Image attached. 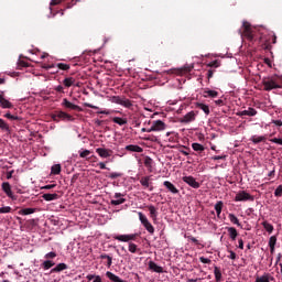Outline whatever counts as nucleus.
Wrapping results in <instances>:
<instances>
[{
	"label": "nucleus",
	"mask_w": 282,
	"mask_h": 282,
	"mask_svg": "<svg viewBox=\"0 0 282 282\" xmlns=\"http://www.w3.org/2000/svg\"><path fill=\"white\" fill-rule=\"evenodd\" d=\"M69 267L65 263H58L56 267H54L53 269H51V274H55L58 272H63V270H67Z\"/></svg>",
	"instance_id": "obj_20"
},
{
	"label": "nucleus",
	"mask_w": 282,
	"mask_h": 282,
	"mask_svg": "<svg viewBox=\"0 0 282 282\" xmlns=\"http://www.w3.org/2000/svg\"><path fill=\"white\" fill-rule=\"evenodd\" d=\"M63 1H65V0H51L50 6L51 7L61 6V3H63Z\"/></svg>",
	"instance_id": "obj_53"
},
{
	"label": "nucleus",
	"mask_w": 282,
	"mask_h": 282,
	"mask_svg": "<svg viewBox=\"0 0 282 282\" xmlns=\"http://www.w3.org/2000/svg\"><path fill=\"white\" fill-rule=\"evenodd\" d=\"M138 237H140V234L119 235L113 236L112 238L117 241H123L124 243H129V241H135Z\"/></svg>",
	"instance_id": "obj_6"
},
{
	"label": "nucleus",
	"mask_w": 282,
	"mask_h": 282,
	"mask_svg": "<svg viewBox=\"0 0 282 282\" xmlns=\"http://www.w3.org/2000/svg\"><path fill=\"white\" fill-rule=\"evenodd\" d=\"M129 252H131L132 254H135V252H138V245L133 243V242H129Z\"/></svg>",
	"instance_id": "obj_43"
},
{
	"label": "nucleus",
	"mask_w": 282,
	"mask_h": 282,
	"mask_svg": "<svg viewBox=\"0 0 282 282\" xmlns=\"http://www.w3.org/2000/svg\"><path fill=\"white\" fill-rule=\"evenodd\" d=\"M76 6V3H74V0H70L69 2L65 3V10H72V7Z\"/></svg>",
	"instance_id": "obj_52"
},
{
	"label": "nucleus",
	"mask_w": 282,
	"mask_h": 282,
	"mask_svg": "<svg viewBox=\"0 0 282 282\" xmlns=\"http://www.w3.org/2000/svg\"><path fill=\"white\" fill-rule=\"evenodd\" d=\"M56 257H57L56 252L51 251L44 256V259H46V261H50L51 259H56Z\"/></svg>",
	"instance_id": "obj_44"
},
{
	"label": "nucleus",
	"mask_w": 282,
	"mask_h": 282,
	"mask_svg": "<svg viewBox=\"0 0 282 282\" xmlns=\"http://www.w3.org/2000/svg\"><path fill=\"white\" fill-rule=\"evenodd\" d=\"M148 270H150V272H156V274L164 273V268L158 265V263L153 261L148 262Z\"/></svg>",
	"instance_id": "obj_14"
},
{
	"label": "nucleus",
	"mask_w": 282,
	"mask_h": 282,
	"mask_svg": "<svg viewBox=\"0 0 282 282\" xmlns=\"http://www.w3.org/2000/svg\"><path fill=\"white\" fill-rule=\"evenodd\" d=\"M0 213L1 214L12 213V207H10V206L1 207Z\"/></svg>",
	"instance_id": "obj_48"
},
{
	"label": "nucleus",
	"mask_w": 282,
	"mask_h": 282,
	"mask_svg": "<svg viewBox=\"0 0 282 282\" xmlns=\"http://www.w3.org/2000/svg\"><path fill=\"white\" fill-rule=\"evenodd\" d=\"M18 67H19V69H21L22 67H29V64H28V62L19 61Z\"/></svg>",
	"instance_id": "obj_54"
},
{
	"label": "nucleus",
	"mask_w": 282,
	"mask_h": 282,
	"mask_svg": "<svg viewBox=\"0 0 282 282\" xmlns=\"http://www.w3.org/2000/svg\"><path fill=\"white\" fill-rule=\"evenodd\" d=\"M262 226H263L264 230H267V232H269V235H272V232H274V226H272V224L268 223V220H264L262 223Z\"/></svg>",
	"instance_id": "obj_31"
},
{
	"label": "nucleus",
	"mask_w": 282,
	"mask_h": 282,
	"mask_svg": "<svg viewBox=\"0 0 282 282\" xmlns=\"http://www.w3.org/2000/svg\"><path fill=\"white\" fill-rule=\"evenodd\" d=\"M0 106L2 109H12V102L10 100L3 98V95H0Z\"/></svg>",
	"instance_id": "obj_22"
},
{
	"label": "nucleus",
	"mask_w": 282,
	"mask_h": 282,
	"mask_svg": "<svg viewBox=\"0 0 282 282\" xmlns=\"http://www.w3.org/2000/svg\"><path fill=\"white\" fill-rule=\"evenodd\" d=\"M121 107H126L127 109H131V107H133V104L131 102V100L123 98L121 101Z\"/></svg>",
	"instance_id": "obj_41"
},
{
	"label": "nucleus",
	"mask_w": 282,
	"mask_h": 282,
	"mask_svg": "<svg viewBox=\"0 0 282 282\" xmlns=\"http://www.w3.org/2000/svg\"><path fill=\"white\" fill-rule=\"evenodd\" d=\"M61 164H55L51 167L52 175H61Z\"/></svg>",
	"instance_id": "obj_36"
},
{
	"label": "nucleus",
	"mask_w": 282,
	"mask_h": 282,
	"mask_svg": "<svg viewBox=\"0 0 282 282\" xmlns=\"http://www.w3.org/2000/svg\"><path fill=\"white\" fill-rule=\"evenodd\" d=\"M106 276L112 282H124V280L120 279V276L113 274L111 271H107Z\"/></svg>",
	"instance_id": "obj_25"
},
{
	"label": "nucleus",
	"mask_w": 282,
	"mask_h": 282,
	"mask_svg": "<svg viewBox=\"0 0 282 282\" xmlns=\"http://www.w3.org/2000/svg\"><path fill=\"white\" fill-rule=\"evenodd\" d=\"M214 74H215V72L212 70V69H209V70L207 72V78H208V80H210V78H213Z\"/></svg>",
	"instance_id": "obj_61"
},
{
	"label": "nucleus",
	"mask_w": 282,
	"mask_h": 282,
	"mask_svg": "<svg viewBox=\"0 0 282 282\" xmlns=\"http://www.w3.org/2000/svg\"><path fill=\"white\" fill-rule=\"evenodd\" d=\"M196 107L197 109H202L206 116H210V107H208V105L196 102Z\"/></svg>",
	"instance_id": "obj_26"
},
{
	"label": "nucleus",
	"mask_w": 282,
	"mask_h": 282,
	"mask_svg": "<svg viewBox=\"0 0 282 282\" xmlns=\"http://www.w3.org/2000/svg\"><path fill=\"white\" fill-rule=\"evenodd\" d=\"M193 151H196L199 155H202L203 151H206V148L202 143H192Z\"/></svg>",
	"instance_id": "obj_29"
},
{
	"label": "nucleus",
	"mask_w": 282,
	"mask_h": 282,
	"mask_svg": "<svg viewBox=\"0 0 282 282\" xmlns=\"http://www.w3.org/2000/svg\"><path fill=\"white\" fill-rule=\"evenodd\" d=\"M270 281H274V276H272V274L270 273H264L261 276H258L256 279V282H270Z\"/></svg>",
	"instance_id": "obj_21"
},
{
	"label": "nucleus",
	"mask_w": 282,
	"mask_h": 282,
	"mask_svg": "<svg viewBox=\"0 0 282 282\" xmlns=\"http://www.w3.org/2000/svg\"><path fill=\"white\" fill-rule=\"evenodd\" d=\"M164 129H166V123H164L162 120H156L152 122L149 131H164Z\"/></svg>",
	"instance_id": "obj_12"
},
{
	"label": "nucleus",
	"mask_w": 282,
	"mask_h": 282,
	"mask_svg": "<svg viewBox=\"0 0 282 282\" xmlns=\"http://www.w3.org/2000/svg\"><path fill=\"white\" fill-rule=\"evenodd\" d=\"M4 118H8V120H19V116L11 115L10 112H7Z\"/></svg>",
	"instance_id": "obj_49"
},
{
	"label": "nucleus",
	"mask_w": 282,
	"mask_h": 282,
	"mask_svg": "<svg viewBox=\"0 0 282 282\" xmlns=\"http://www.w3.org/2000/svg\"><path fill=\"white\" fill-rule=\"evenodd\" d=\"M223 208H224V203L221 200L217 202V204L215 205V210L218 217L219 215H221Z\"/></svg>",
	"instance_id": "obj_40"
},
{
	"label": "nucleus",
	"mask_w": 282,
	"mask_h": 282,
	"mask_svg": "<svg viewBox=\"0 0 282 282\" xmlns=\"http://www.w3.org/2000/svg\"><path fill=\"white\" fill-rule=\"evenodd\" d=\"M36 208H23L19 210V215H34Z\"/></svg>",
	"instance_id": "obj_33"
},
{
	"label": "nucleus",
	"mask_w": 282,
	"mask_h": 282,
	"mask_svg": "<svg viewBox=\"0 0 282 282\" xmlns=\"http://www.w3.org/2000/svg\"><path fill=\"white\" fill-rule=\"evenodd\" d=\"M226 230L228 232V236L231 241H236L237 237H239V232L237 231V228L235 227H226Z\"/></svg>",
	"instance_id": "obj_16"
},
{
	"label": "nucleus",
	"mask_w": 282,
	"mask_h": 282,
	"mask_svg": "<svg viewBox=\"0 0 282 282\" xmlns=\"http://www.w3.org/2000/svg\"><path fill=\"white\" fill-rule=\"evenodd\" d=\"M183 182L191 186L192 188H199L200 184L193 176H183Z\"/></svg>",
	"instance_id": "obj_13"
},
{
	"label": "nucleus",
	"mask_w": 282,
	"mask_h": 282,
	"mask_svg": "<svg viewBox=\"0 0 282 282\" xmlns=\"http://www.w3.org/2000/svg\"><path fill=\"white\" fill-rule=\"evenodd\" d=\"M55 265H56V263H54V261L45 260L44 262H42L41 268L43 270H50V269L54 268Z\"/></svg>",
	"instance_id": "obj_30"
},
{
	"label": "nucleus",
	"mask_w": 282,
	"mask_h": 282,
	"mask_svg": "<svg viewBox=\"0 0 282 282\" xmlns=\"http://www.w3.org/2000/svg\"><path fill=\"white\" fill-rule=\"evenodd\" d=\"M2 191L3 193H6L7 196L10 197V199L17 200V195L12 193V186L10 185V183L8 182L2 183Z\"/></svg>",
	"instance_id": "obj_8"
},
{
	"label": "nucleus",
	"mask_w": 282,
	"mask_h": 282,
	"mask_svg": "<svg viewBox=\"0 0 282 282\" xmlns=\"http://www.w3.org/2000/svg\"><path fill=\"white\" fill-rule=\"evenodd\" d=\"M262 85L264 91H272V89H282V76L274 74L272 76L263 77Z\"/></svg>",
	"instance_id": "obj_2"
},
{
	"label": "nucleus",
	"mask_w": 282,
	"mask_h": 282,
	"mask_svg": "<svg viewBox=\"0 0 282 282\" xmlns=\"http://www.w3.org/2000/svg\"><path fill=\"white\" fill-rule=\"evenodd\" d=\"M270 142H273L274 144H280V147H282V139L273 138L270 139Z\"/></svg>",
	"instance_id": "obj_55"
},
{
	"label": "nucleus",
	"mask_w": 282,
	"mask_h": 282,
	"mask_svg": "<svg viewBox=\"0 0 282 282\" xmlns=\"http://www.w3.org/2000/svg\"><path fill=\"white\" fill-rule=\"evenodd\" d=\"M275 197H282V185H279L274 191Z\"/></svg>",
	"instance_id": "obj_47"
},
{
	"label": "nucleus",
	"mask_w": 282,
	"mask_h": 282,
	"mask_svg": "<svg viewBox=\"0 0 282 282\" xmlns=\"http://www.w3.org/2000/svg\"><path fill=\"white\" fill-rule=\"evenodd\" d=\"M52 120L54 122H61V120H64L66 122H72L74 121V117L65 111L58 110L52 115Z\"/></svg>",
	"instance_id": "obj_3"
},
{
	"label": "nucleus",
	"mask_w": 282,
	"mask_h": 282,
	"mask_svg": "<svg viewBox=\"0 0 282 282\" xmlns=\"http://www.w3.org/2000/svg\"><path fill=\"white\" fill-rule=\"evenodd\" d=\"M235 202H254V196L246 191H240L236 194Z\"/></svg>",
	"instance_id": "obj_5"
},
{
	"label": "nucleus",
	"mask_w": 282,
	"mask_h": 282,
	"mask_svg": "<svg viewBox=\"0 0 282 282\" xmlns=\"http://www.w3.org/2000/svg\"><path fill=\"white\" fill-rule=\"evenodd\" d=\"M219 96V93L216 90H205L204 91V98H217Z\"/></svg>",
	"instance_id": "obj_32"
},
{
	"label": "nucleus",
	"mask_w": 282,
	"mask_h": 282,
	"mask_svg": "<svg viewBox=\"0 0 282 282\" xmlns=\"http://www.w3.org/2000/svg\"><path fill=\"white\" fill-rule=\"evenodd\" d=\"M214 274L216 282H221V269L219 267H214Z\"/></svg>",
	"instance_id": "obj_34"
},
{
	"label": "nucleus",
	"mask_w": 282,
	"mask_h": 282,
	"mask_svg": "<svg viewBox=\"0 0 282 282\" xmlns=\"http://www.w3.org/2000/svg\"><path fill=\"white\" fill-rule=\"evenodd\" d=\"M163 186H165L170 193H173V195H177V193H180V189H177V187H175V185H173V183L170 181H164Z\"/></svg>",
	"instance_id": "obj_17"
},
{
	"label": "nucleus",
	"mask_w": 282,
	"mask_h": 282,
	"mask_svg": "<svg viewBox=\"0 0 282 282\" xmlns=\"http://www.w3.org/2000/svg\"><path fill=\"white\" fill-rule=\"evenodd\" d=\"M113 263V258L107 257V267L111 268V264Z\"/></svg>",
	"instance_id": "obj_60"
},
{
	"label": "nucleus",
	"mask_w": 282,
	"mask_h": 282,
	"mask_svg": "<svg viewBox=\"0 0 282 282\" xmlns=\"http://www.w3.org/2000/svg\"><path fill=\"white\" fill-rule=\"evenodd\" d=\"M148 210L150 213V217H151L152 221L154 224H156L158 223V215H160L158 213V208H155V206H153V205H150V206H148Z\"/></svg>",
	"instance_id": "obj_15"
},
{
	"label": "nucleus",
	"mask_w": 282,
	"mask_h": 282,
	"mask_svg": "<svg viewBox=\"0 0 282 282\" xmlns=\"http://www.w3.org/2000/svg\"><path fill=\"white\" fill-rule=\"evenodd\" d=\"M122 197H124V194L116 193L113 196L115 199L110 200L111 206H120V204H124V202H127V199L122 198Z\"/></svg>",
	"instance_id": "obj_10"
},
{
	"label": "nucleus",
	"mask_w": 282,
	"mask_h": 282,
	"mask_svg": "<svg viewBox=\"0 0 282 282\" xmlns=\"http://www.w3.org/2000/svg\"><path fill=\"white\" fill-rule=\"evenodd\" d=\"M0 129L1 131H10V126L8 124V122H6V120L0 118Z\"/></svg>",
	"instance_id": "obj_39"
},
{
	"label": "nucleus",
	"mask_w": 282,
	"mask_h": 282,
	"mask_svg": "<svg viewBox=\"0 0 282 282\" xmlns=\"http://www.w3.org/2000/svg\"><path fill=\"white\" fill-rule=\"evenodd\" d=\"M96 153L99 155V158H111L113 155V150L111 149H105V148H97Z\"/></svg>",
	"instance_id": "obj_9"
},
{
	"label": "nucleus",
	"mask_w": 282,
	"mask_h": 282,
	"mask_svg": "<svg viewBox=\"0 0 282 282\" xmlns=\"http://www.w3.org/2000/svg\"><path fill=\"white\" fill-rule=\"evenodd\" d=\"M93 282H102V278H100V275H96Z\"/></svg>",
	"instance_id": "obj_64"
},
{
	"label": "nucleus",
	"mask_w": 282,
	"mask_h": 282,
	"mask_svg": "<svg viewBox=\"0 0 282 282\" xmlns=\"http://www.w3.org/2000/svg\"><path fill=\"white\" fill-rule=\"evenodd\" d=\"M144 166L148 167L149 173H153V159L147 156L143 162Z\"/></svg>",
	"instance_id": "obj_27"
},
{
	"label": "nucleus",
	"mask_w": 282,
	"mask_h": 282,
	"mask_svg": "<svg viewBox=\"0 0 282 282\" xmlns=\"http://www.w3.org/2000/svg\"><path fill=\"white\" fill-rule=\"evenodd\" d=\"M200 263H212V260L208 258L200 257L199 258Z\"/></svg>",
	"instance_id": "obj_58"
},
{
	"label": "nucleus",
	"mask_w": 282,
	"mask_h": 282,
	"mask_svg": "<svg viewBox=\"0 0 282 282\" xmlns=\"http://www.w3.org/2000/svg\"><path fill=\"white\" fill-rule=\"evenodd\" d=\"M62 107H65V109H73V111H83V108H80V106L70 102L69 100H67V98L63 99Z\"/></svg>",
	"instance_id": "obj_11"
},
{
	"label": "nucleus",
	"mask_w": 282,
	"mask_h": 282,
	"mask_svg": "<svg viewBox=\"0 0 282 282\" xmlns=\"http://www.w3.org/2000/svg\"><path fill=\"white\" fill-rule=\"evenodd\" d=\"M183 72H184L185 74H188L189 72H193V66H184V67H183Z\"/></svg>",
	"instance_id": "obj_59"
},
{
	"label": "nucleus",
	"mask_w": 282,
	"mask_h": 282,
	"mask_svg": "<svg viewBox=\"0 0 282 282\" xmlns=\"http://www.w3.org/2000/svg\"><path fill=\"white\" fill-rule=\"evenodd\" d=\"M55 67L57 68V69H62L63 72H67V70H69V64H65V63H57L56 65H55Z\"/></svg>",
	"instance_id": "obj_38"
},
{
	"label": "nucleus",
	"mask_w": 282,
	"mask_h": 282,
	"mask_svg": "<svg viewBox=\"0 0 282 282\" xmlns=\"http://www.w3.org/2000/svg\"><path fill=\"white\" fill-rule=\"evenodd\" d=\"M110 180H118V177H122V173L120 172H112L108 175Z\"/></svg>",
	"instance_id": "obj_45"
},
{
	"label": "nucleus",
	"mask_w": 282,
	"mask_h": 282,
	"mask_svg": "<svg viewBox=\"0 0 282 282\" xmlns=\"http://www.w3.org/2000/svg\"><path fill=\"white\" fill-rule=\"evenodd\" d=\"M256 115H257V109L250 108V107L247 110H242V111L237 112V116H240V117H243V116L252 117V116H256Z\"/></svg>",
	"instance_id": "obj_19"
},
{
	"label": "nucleus",
	"mask_w": 282,
	"mask_h": 282,
	"mask_svg": "<svg viewBox=\"0 0 282 282\" xmlns=\"http://www.w3.org/2000/svg\"><path fill=\"white\" fill-rule=\"evenodd\" d=\"M126 151H130L131 153H142L144 149H142L140 145L130 144L126 147Z\"/></svg>",
	"instance_id": "obj_24"
},
{
	"label": "nucleus",
	"mask_w": 282,
	"mask_h": 282,
	"mask_svg": "<svg viewBox=\"0 0 282 282\" xmlns=\"http://www.w3.org/2000/svg\"><path fill=\"white\" fill-rule=\"evenodd\" d=\"M228 259H231L232 261H235V259H237V253H235V251L232 250H229Z\"/></svg>",
	"instance_id": "obj_57"
},
{
	"label": "nucleus",
	"mask_w": 282,
	"mask_h": 282,
	"mask_svg": "<svg viewBox=\"0 0 282 282\" xmlns=\"http://www.w3.org/2000/svg\"><path fill=\"white\" fill-rule=\"evenodd\" d=\"M88 155H91V151L89 150H84L83 152L79 153L80 158H87Z\"/></svg>",
	"instance_id": "obj_51"
},
{
	"label": "nucleus",
	"mask_w": 282,
	"mask_h": 282,
	"mask_svg": "<svg viewBox=\"0 0 282 282\" xmlns=\"http://www.w3.org/2000/svg\"><path fill=\"white\" fill-rule=\"evenodd\" d=\"M112 122H115V124H119V127H122L127 124V119H122L120 117H113Z\"/></svg>",
	"instance_id": "obj_35"
},
{
	"label": "nucleus",
	"mask_w": 282,
	"mask_h": 282,
	"mask_svg": "<svg viewBox=\"0 0 282 282\" xmlns=\"http://www.w3.org/2000/svg\"><path fill=\"white\" fill-rule=\"evenodd\" d=\"M241 39H247L249 43H262L263 37L260 35L259 30L253 28L248 21L242 22V26L239 29Z\"/></svg>",
	"instance_id": "obj_1"
},
{
	"label": "nucleus",
	"mask_w": 282,
	"mask_h": 282,
	"mask_svg": "<svg viewBox=\"0 0 282 282\" xmlns=\"http://www.w3.org/2000/svg\"><path fill=\"white\" fill-rule=\"evenodd\" d=\"M228 218H229V221H231V224H235L236 226H241V223H239V218H237L235 214H229Z\"/></svg>",
	"instance_id": "obj_37"
},
{
	"label": "nucleus",
	"mask_w": 282,
	"mask_h": 282,
	"mask_svg": "<svg viewBox=\"0 0 282 282\" xmlns=\"http://www.w3.org/2000/svg\"><path fill=\"white\" fill-rule=\"evenodd\" d=\"M112 99H113V102H116L117 105H122V100H123L122 97L115 96V97H112Z\"/></svg>",
	"instance_id": "obj_50"
},
{
	"label": "nucleus",
	"mask_w": 282,
	"mask_h": 282,
	"mask_svg": "<svg viewBox=\"0 0 282 282\" xmlns=\"http://www.w3.org/2000/svg\"><path fill=\"white\" fill-rule=\"evenodd\" d=\"M197 118V113H195V111H189L187 112L185 116H183L181 119H180V122H182V124H189V122H195Z\"/></svg>",
	"instance_id": "obj_7"
},
{
	"label": "nucleus",
	"mask_w": 282,
	"mask_h": 282,
	"mask_svg": "<svg viewBox=\"0 0 282 282\" xmlns=\"http://www.w3.org/2000/svg\"><path fill=\"white\" fill-rule=\"evenodd\" d=\"M138 216H139V220L141 221L142 226L145 228V230L150 235H154L155 234V227H153L151 221H149V218H147V216H144V214H142V212H139Z\"/></svg>",
	"instance_id": "obj_4"
},
{
	"label": "nucleus",
	"mask_w": 282,
	"mask_h": 282,
	"mask_svg": "<svg viewBox=\"0 0 282 282\" xmlns=\"http://www.w3.org/2000/svg\"><path fill=\"white\" fill-rule=\"evenodd\" d=\"M251 141L253 142V144H259V142H265V137L253 135L251 138Z\"/></svg>",
	"instance_id": "obj_42"
},
{
	"label": "nucleus",
	"mask_w": 282,
	"mask_h": 282,
	"mask_svg": "<svg viewBox=\"0 0 282 282\" xmlns=\"http://www.w3.org/2000/svg\"><path fill=\"white\" fill-rule=\"evenodd\" d=\"M75 84H76V78H74V77H66L63 80L64 87H67V88L73 87V85H75Z\"/></svg>",
	"instance_id": "obj_28"
},
{
	"label": "nucleus",
	"mask_w": 282,
	"mask_h": 282,
	"mask_svg": "<svg viewBox=\"0 0 282 282\" xmlns=\"http://www.w3.org/2000/svg\"><path fill=\"white\" fill-rule=\"evenodd\" d=\"M208 66H209V67H219V62L214 61V62H212Z\"/></svg>",
	"instance_id": "obj_62"
},
{
	"label": "nucleus",
	"mask_w": 282,
	"mask_h": 282,
	"mask_svg": "<svg viewBox=\"0 0 282 282\" xmlns=\"http://www.w3.org/2000/svg\"><path fill=\"white\" fill-rule=\"evenodd\" d=\"M276 246V236H271L269 239V248H274Z\"/></svg>",
	"instance_id": "obj_46"
},
{
	"label": "nucleus",
	"mask_w": 282,
	"mask_h": 282,
	"mask_svg": "<svg viewBox=\"0 0 282 282\" xmlns=\"http://www.w3.org/2000/svg\"><path fill=\"white\" fill-rule=\"evenodd\" d=\"M272 123L275 124L276 127H282L281 120H273Z\"/></svg>",
	"instance_id": "obj_63"
},
{
	"label": "nucleus",
	"mask_w": 282,
	"mask_h": 282,
	"mask_svg": "<svg viewBox=\"0 0 282 282\" xmlns=\"http://www.w3.org/2000/svg\"><path fill=\"white\" fill-rule=\"evenodd\" d=\"M58 197H61V196L56 193H54V194L46 193V194L42 195V198L45 202H54V200L58 199Z\"/></svg>",
	"instance_id": "obj_23"
},
{
	"label": "nucleus",
	"mask_w": 282,
	"mask_h": 282,
	"mask_svg": "<svg viewBox=\"0 0 282 282\" xmlns=\"http://www.w3.org/2000/svg\"><path fill=\"white\" fill-rule=\"evenodd\" d=\"M151 176H143L140 180V184L141 186H143L144 188H150V191H153V186H151Z\"/></svg>",
	"instance_id": "obj_18"
},
{
	"label": "nucleus",
	"mask_w": 282,
	"mask_h": 282,
	"mask_svg": "<svg viewBox=\"0 0 282 282\" xmlns=\"http://www.w3.org/2000/svg\"><path fill=\"white\" fill-rule=\"evenodd\" d=\"M55 91H57V94H65V88L58 85L57 87H55Z\"/></svg>",
	"instance_id": "obj_56"
}]
</instances>
